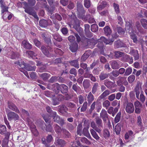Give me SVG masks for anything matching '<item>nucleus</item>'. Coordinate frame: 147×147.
<instances>
[{
  "label": "nucleus",
  "mask_w": 147,
  "mask_h": 147,
  "mask_svg": "<svg viewBox=\"0 0 147 147\" xmlns=\"http://www.w3.org/2000/svg\"><path fill=\"white\" fill-rule=\"evenodd\" d=\"M41 50L43 53L46 56L48 57H51L52 56L49 53L48 50L44 46H42L41 47Z\"/></svg>",
  "instance_id": "23"
},
{
  "label": "nucleus",
  "mask_w": 147,
  "mask_h": 147,
  "mask_svg": "<svg viewBox=\"0 0 147 147\" xmlns=\"http://www.w3.org/2000/svg\"><path fill=\"white\" fill-rule=\"evenodd\" d=\"M126 25L131 39L133 40L134 42H136L137 41V37L136 35L134 33L132 23L130 22H126Z\"/></svg>",
  "instance_id": "2"
},
{
  "label": "nucleus",
  "mask_w": 147,
  "mask_h": 147,
  "mask_svg": "<svg viewBox=\"0 0 147 147\" xmlns=\"http://www.w3.org/2000/svg\"><path fill=\"white\" fill-rule=\"evenodd\" d=\"M78 45L76 42L71 44L70 45V50L73 53L76 52L78 49Z\"/></svg>",
  "instance_id": "22"
},
{
  "label": "nucleus",
  "mask_w": 147,
  "mask_h": 147,
  "mask_svg": "<svg viewBox=\"0 0 147 147\" xmlns=\"http://www.w3.org/2000/svg\"><path fill=\"white\" fill-rule=\"evenodd\" d=\"M39 76L42 78L44 80H47L50 76L49 74L47 73H44L42 74H40Z\"/></svg>",
  "instance_id": "44"
},
{
  "label": "nucleus",
  "mask_w": 147,
  "mask_h": 147,
  "mask_svg": "<svg viewBox=\"0 0 147 147\" xmlns=\"http://www.w3.org/2000/svg\"><path fill=\"white\" fill-rule=\"evenodd\" d=\"M100 86L98 83L96 82L94 83L93 86L92 90V92L93 94H94L99 89Z\"/></svg>",
  "instance_id": "38"
},
{
  "label": "nucleus",
  "mask_w": 147,
  "mask_h": 147,
  "mask_svg": "<svg viewBox=\"0 0 147 147\" xmlns=\"http://www.w3.org/2000/svg\"><path fill=\"white\" fill-rule=\"evenodd\" d=\"M115 82H113L110 81L109 80H106L104 81V84L108 88H111L113 86V84Z\"/></svg>",
  "instance_id": "25"
},
{
  "label": "nucleus",
  "mask_w": 147,
  "mask_h": 147,
  "mask_svg": "<svg viewBox=\"0 0 147 147\" xmlns=\"http://www.w3.org/2000/svg\"><path fill=\"white\" fill-rule=\"evenodd\" d=\"M90 54L87 51L82 56L81 60L82 61H85L89 56Z\"/></svg>",
  "instance_id": "46"
},
{
  "label": "nucleus",
  "mask_w": 147,
  "mask_h": 147,
  "mask_svg": "<svg viewBox=\"0 0 147 147\" xmlns=\"http://www.w3.org/2000/svg\"><path fill=\"white\" fill-rule=\"evenodd\" d=\"M109 74L102 72L99 76L100 80L102 81L106 78H107L109 77Z\"/></svg>",
  "instance_id": "41"
},
{
  "label": "nucleus",
  "mask_w": 147,
  "mask_h": 147,
  "mask_svg": "<svg viewBox=\"0 0 147 147\" xmlns=\"http://www.w3.org/2000/svg\"><path fill=\"white\" fill-rule=\"evenodd\" d=\"M86 11L84 9L83 5L80 3L77 4L76 13L79 18L83 19L84 18Z\"/></svg>",
  "instance_id": "3"
},
{
  "label": "nucleus",
  "mask_w": 147,
  "mask_h": 147,
  "mask_svg": "<svg viewBox=\"0 0 147 147\" xmlns=\"http://www.w3.org/2000/svg\"><path fill=\"white\" fill-rule=\"evenodd\" d=\"M87 100L89 104H90L94 100V96L91 92L89 93L87 96Z\"/></svg>",
  "instance_id": "33"
},
{
  "label": "nucleus",
  "mask_w": 147,
  "mask_h": 147,
  "mask_svg": "<svg viewBox=\"0 0 147 147\" xmlns=\"http://www.w3.org/2000/svg\"><path fill=\"white\" fill-rule=\"evenodd\" d=\"M54 144L57 147H63L66 144V142L63 139L57 138L55 139Z\"/></svg>",
  "instance_id": "10"
},
{
  "label": "nucleus",
  "mask_w": 147,
  "mask_h": 147,
  "mask_svg": "<svg viewBox=\"0 0 147 147\" xmlns=\"http://www.w3.org/2000/svg\"><path fill=\"white\" fill-rule=\"evenodd\" d=\"M109 5L108 3L104 1L100 0L98 3L97 7L98 11H101L102 9L106 7H109Z\"/></svg>",
  "instance_id": "8"
},
{
  "label": "nucleus",
  "mask_w": 147,
  "mask_h": 147,
  "mask_svg": "<svg viewBox=\"0 0 147 147\" xmlns=\"http://www.w3.org/2000/svg\"><path fill=\"white\" fill-rule=\"evenodd\" d=\"M140 22L142 26L145 29H147V20L142 18L140 20Z\"/></svg>",
  "instance_id": "51"
},
{
  "label": "nucleus",
  "mask_w": 147,
  "mask_h": 147,
  "mask_svg": "<svg viewBox=\"0 0 147 147\" xmlns=\"http://www.w3.org/2000/svg\"><path fill=\"white\" fill-rule=\"evenodd\" d=\"M21 45L24 48L29 50L31 49L32 47V45L28 41L26 40L22 41Z\"/></svg>",
  "instance_id": "17"
},
{
  "label": "nucleus",
  "mask_w": 147,
  "mask_h": 147,
  "mask_svg": "<svg viewBox=\"0 0 147 147\" xmlns=\"http://www.w3.org/2000/svg\"><path fill=\"white\" fill-rule=\"evenodd\" d=\"M84 31L87 36L89 37H91L92 36V32L90 31V26L88 24H85L84 25Z\"/></svg>",
  "instance_id": "19"
},
{
  "label": "nucleus",
  "mask_w": 147,
  "mask_h": 147,
  "mask_svg": "<svg viewBox=\"0 0 147 147\" xmlns=\"http://www.w3.org/2000/svg\"><path fill=\"white\" fill-rule=\"evenodd\" d=\"M61 92L62 93H67L68 90L67 86L64 84H61L59 86Z\"/></svg>",
  "instance_id": "27"
},
{
  "label": "nucleus",
  "mask_w": 147,
  "mask_h": 147,
  "mask_svg": "<svg viewBox=\"0 0 147 147\" xmlns=\"http://www.w3.org/2000/svg\"><path fill=\"white\" fill-rule=\"evenodd\" d=\"M41 128L43 130H45L47 132L53 131L52 126L50 124L47 126L43 121L41 123Z\"/></svg>",
  "instance_id": "11"
},
{
  "label": "nucleus",
  "mask_w": 147,
  "mask_h": 147,
  "mask_svg": "<svg viewBox=\"0 0 147 147\" xmlns=\"http://www.w3.org/2000/svg\"><path fill=\"white\" fill-rule=\"evenodd\" d=\"M53 21L54 25V27L55 28V30L56 31H58L60 27V25L56 21L53 20Z\"/></svg>",
  "instance_id": "62"
},
{
  "label": "nucleus",
  "mask_w": 147,
  "mask_h": 147,
  "mask_svg": "<svg viewBox=\"0 0 147 147\" xmlns=\"http://www.w3.org/2000/svg\"><path fill=\"white\" fill-rule=\"evenodd\" d=\"M14 63L16 65H18L21 68H24L28 71H35L36 68V67L35 66H31L30 65H26L25 63L23 61L21 62L17 61L14 62Z\"/></svg>",
  "instance_id": "4"
},
{
  "label": "nucleus",
  "mask_w": 147,
  "mask_h": 147,
  "mask_svg": "<svg viewBox=\"0 0 147 147\" xmlns=\"http://www.w3.org/2000/svg\"><path fill=\"white\" fill-rule=\"evenodd\" d=\"M141 101L143 103L145 100V97L143 94V92H141L140 95V96H139V99H138Z\"/></svg>",
  "instance_id": "59"
},
{
  "label": "nucleus",
  "mask_w": 147,
  "mask_h": 147,
  "mask_svg": "<svg viewBox=\"0 0 147 147\" xmlns=\"http://www.w3.org/2000/svg\"><path fill=\"white\" fill-rule=\"evenodd\" d=\"M39 25L42 27H46L47 26V20H42L39 21Z\"/></svg>",
  "instance_id": "49"
},
{
  "label": "nucleus",
  "mask_w": 147,
  "mask_h": 147,
  "mask_svg": "<svg viewBox=\"0 0 147 147\" xmlns=\"http://www.w3.org/2000/svg\"><path fill=\"white\" fill-rule=\"evenodd\" d=\"M113 7L116 13L118 14L120 12V9L119 5L118 4L114 3Z\"/></svg>",
  "instance_id": "61"
},
{
  "label": "nucleus",
  "mask_w": 147,
  "mask_h": 147,
  "mask_svg": "<svg viewBox=\"0 0 147 147\" xmlns=\"http://www.w3.org/2000/svg\"><path fill=\"white\" fill-rule=\"evenodd\" d=\"M45 94L46 96L48 97H53L55 96V95L50 91H45Z\"/></svg>",
  "instance_id": "52"
},
{
  "label": "nucleus",
  "mask_w": 147,
  "mask_h": 147,
  "mask_svg": "<svg viewBox=\"0 0 147 147\" xmlns=\"http://www.w3.org/2000/svg\"><path fill=\"white\" fill-rule=\"evenodd\" d=\"M100 40L101 41L104 42L106 44H109L110 45L112 44L114 40L113 38H112L111 39H107L104 36L101 37L100 38Z\"/></svg>",
  "instance_id": "18"
},
{
  "label": "nucleus",
  "mask_w": 147,
  "mask_h": 147,
  "mask_svg": "<svg viewBox=\"0 0 147 147\" xmlns=\"http://www.w3.org/2000/svg\"><path fill=\"white\" fill-rule=\"evenodd\" d=\"M35 53L31 51H26V53L31 57L33 58V57H35L37 55V53L38 52V49L35 48V50H34Z\"/></svg>",
  "instance_id": "28"
},
{
  "label": "nucleus",
  "mask_w": 147,
  "mask_h": 147,
  "mask_svg": "<svg viewBox=\"0 0 147 147\" xmlns=\"http://www.w3.org/2000/svg\"><path fill=\"white\" fill-rule=\"evenodd\" d=\"M54 129L57 134H59L61 133L63 131V128H61L57 124H54L53 125Z\"/></svg>",
  "instance_id": "30"
},
{
  "label": "nucleus",
  "mask_w": 147,
  "mask_h": 147,
  "mask_svg": "<svg viewBox=\"0 0 147 147\" xmlns=\"http://www.w3.org/2000/svg\"><path fill=\"white\" fill-rule=\"evenodd\" d=\"M69 63L71 66L74 67L77 69L79 68V65L77 60L71 61H69Z\"/></svg>",
  "instance_id": "36"
},
{
  "label": "nucleus",
  "mask_w": 147,
  "mask_h": 147,
  "mask_svg": "<svg viewBox=\"0 0 147 147\" xmlns=\"http://www.w3.org/2000/svg\"><path fill=\"white\" fill-rule=\"evenodd\" d=\"M91 31L93 32H95L98 30V25L95 24H92L91 27Z\"/></svg>",
  "instance_id": "53"
},
{
  "label": "nucleus",
  "mask_w": 147,
  "mask_h": 147,
  "mask_svg": "<svg viewBox=\"0 0 147 147\" xmlns=\"http://www.w3.org/2000/svg\"><path fill=\"white\" fill-rule=\"evenodd\" d=\"M62 132L66 138H69L70 136V134L65 129L63 128Z\"/></svg>",
  "instance_id": "54"
},
{
  "label": "nucleus",
  "mask_w": 147,
  "mask_h": 147,
  "mask_svg": "<svg viewBox=\"0 0 147 147\" xmlns=\"http://www.w3.org/2000/svg\"><path fill=\"white\" fill-rule=\"evenodd\" d=\"M135 76L134 75H131L128 77L127 80L130 83H131L135 79Z\"/></svg>",
  "instance_id": "64"
},
{
  "label": "nucleus",
  "mask_w": 147,
  "mask_h": 147,
  "mask_svg": "<svg viewBox=\"0 0 147 147\" xmlns=\"http://www.w3.org/2000/svg\"><path fill=\"white\" fill-rule=\"evenodd\" d=\"M111 93L110 91L109 90H105L99 96L97 101H98L102 99H104L105 97L109 95Z\"/></svg>",
  "instance_id": "16"
},
{
  "label": "nucleus",
  "mask_w": 147,
  "mask_h": 147,
  "mask_svg": "<svg viewBox=\"0 0 147 147\" xmlns=\"http://www.w3.org/2000/svg\"><path fill=\"white\" fill-rule=\"evenodd\" d=\"M110 64L111 68L113 69H117L120 67L119 64L116 61H111Z\"/></svg>",
  "instance_id": "26"
},
{
  "label": "nucleus",
  "mask_w": 147,
  "mask_h": 147,
  "mask_svg": "<svg viewBox=\"0 0 147 147\" xmlns=\"http://www.w3.org/2000/svg\"><path fill=\"white\" fill-rule=\"evenodd\" d=\"M132 68L131 67H129L126 69L124 74L125 76H127L131 74L132 72Z\"/></svg>",
  "instance_id": "55"
},
{
  "label": "nucleus",
  "mask_w": 147,
  "mask_h": 147,
  "mask_svg": "<svg viewBox=\"0 0 147 147\" xmlns=\"http://www.w3.org/2000/svg\"><path fill=\"white\" fill-rule=\"evenodd\" d=\"M95 120L96 124L94 121H92L90 123V126L95 131L100 134L103 127L102 120L99 117H96Z\"/></svg>",
  "instance_id": "1"
},
{
  "label": "nucleus",
  "mask_w": 147,
  "mask_h": 147,
  "mask_svg": "<svg viewBox=\"0 0 147 147\" xmlns=\"http://www.w3.org/2000/svg\"><path fill=\"white\" fill-rule=\"evenodd\" d=\"M83 84L84 88H88L90 85V80H84L83 82Z\"/></svg>",
  "instance_id": "45"
},
{
  "label": "nucleus",
  "mask_w": 147,
  "mask_h": 147,
  "mask_svg": "<svg viewBox=\"0 0 147 147\" xmlns=\"http://www.w3.org/2000/svg\"><path fill=\"white\" fill-rule=\"evenodd\" d=\"M88 103L87 101H85L84 102L81 109V112H84L86 110L88 107Z\"/></svg>",
  "instance_id": "56"
},
{
  "label": "nucleus",
  "mask_w": 147,
  "mask_h": 147,
  "mask_svg": "<svg viewBox=\"0 0 147 147\" xmlns=\"http://www.w3.org/2000/svg\"><path fill=\"white\" fill-rule=\"evenodd\" d=\"M90 131L91 135L96 140L99 139L100 137L98 136L94 129H91Z\"/></svg>",
  "instance_id": "40"
},
{
  "label": "nucleus",
  "mask_w": 147,
  "mask_h": 147,
  "mask_svg": "<svg viewBox=\"0 0 147 147\" xmlns=\"http://www.w3.org/2000/svg\"><path fill=\"white\" fill-rule=\"evenodd\" d=\"M8 105L9 108L12 111H14L18 113H19L20 112L16 106L13 103L8 102Z\"/></svg>",
  "instance_id": "15"
},
{
  "label": "nucleus",
  "mask_w": 147,
  "mask_h": 147,
  "mask_svg": "<svg viewBox=\"0 0 147 147\" xmlns=\"http://www.w3.org/2000/svg\"><path fill=\"white\" fill-rule=\"evenodd\" d=\"M134 107L133 104L131 102L127 103L126 106L125 111L128 113H132L134 111Z\"/></svg>",
  "instance_id": "13"
},
{
  "label": "nucleus",
  "mask_w": 147,
  "mask_h": 147,
  "mask_svg": "<svg viewBox=\"0 0 147 147\" xmlns=\"http://www.w3.org/2000/svg\"><path fill=\"white\" fill-rule=\"evenodd\" d=\"M7 131L5 126L2 125H0V133L1 134H5Z\"/></svg>",
  "instance_id": "47"
},
{
  "label": "nucleus",
  "mask_w": 147,
  "mask_h": 147,
  "mask_svg": "<svg viewBox=\"0 0 147 147\" xmlns=\"http://www.w3.org/2000/svg\"><path fill=\"white\" fill-rule=\"evenodd\" d=\"M87 42V45L93 47L97 43V40L93 38L88 39L86 40Z\"/></svg>",
  "instance_id": "20"
},
{
  "label": "nucleus",
  "mask_w": 147,
  "mask_h": 147,
  "mask_svg": "<svg viewBox=\"0 0 147 147\" xmlns=\"http://www.w3.org/2000/svg\"><path fill=\"white\" fill-rule=\"evenodd\" d=\"M31 130L34 136H37L38 134V132L36 129V127L34 125H33L31 127Z\"/></svg>",
  "instance_id": "43"
},
{
  "label": "nucleus",
  "mask_w": 147,
  "mask_h": 147,
  "mask_svg": "<svg viewBox=\"0 0 147 147\" xmlns=\"http://www.w3.org/2000/svg\"><path fill=\"white\" fill-rule=\"evenodd\" d=\"M54 51L56 54L60 55H62L63 54V51L61 49L57 48H55Z\"/></svg>",
  "instance_id": "63"
},
{
  "label": "nucleus",
  "mask_w": 147,
  "mask_h": 147,
  "mask_svg": "<svg viewBox=\"0 0 147 147\" xmlns=\"http://www.w3.org/2000/svg\"><path fill=\"white\" fill-rule=\"evenodd\" d=\"M114 53L115 54V57L117 59L119 57H122L123 56L124 54H125V53L119 51H115Z\"/></svg>",
  "instance_id": "39"
},
{
  "label": "nucleus",
  "mask_w": 147,
  "mask_h": 147,
  "mask_svg": "<svg viewBox=\"0 0 147 147\" xmlns=\"http://www.w3.org/2000/svg\"><path fill=\"white\" fill-rule=\"evenodd\" d=\"M104 31L105 34L107 36L110 35L112 33L111 30L108 26H106L104 28Z\"/></svg>",
  "instance_id": "32"
},
{
  "label": "nucleus",
  "mask_w": 147,
  "mask_h": 147,
  "mask_svg": "<svg viewBox=\"0 0 147 147\" xmlns=\"http://www.w3.org/2000/svg\"><path fill=\"white\" fill-rule=\"evenodd\" d=\"M71 24L70 27L74 28L78 32L81 31L82 28L80 27V21L76 18L72 19L71 21Z\"/></svg>",
  "instance_id": "5"
},
{
  "label": "nucleus",
  "mask_w": 147,
  "mask_h": 147,
  "mask_svg": "<svg viewBox=\"0 0 147 147\" xmlns=\"http://www.w3.org/2000/svg\"><path fill=\"white\" fill-rule=\"evenodd\" d=\"M114 46L115 49H117L123 47V44L120 40H118L115 41Z\"/></svg>",
  "instance_id": "31"
},
{
  "label": "nucleus",
  "mask_w": 147,
  "mask_h": 147,
  "mask_svg": "<svg viewBox=\"0 0 147 147\" xmlns=\"http://www.w3.org/2000/svg\"><path fill=\"white\" fill-rule=\"evenodd\" d=\"M9 57L12 59H16L19 57L20 55L18 53L14 52L13 51L11 52Z\"/></svg>",
  "instance_id": "34"
},
{
  "label": "nucleus",
  "mask_w": 147,
  "mask_h": 147,
  "mask_svg": "<svg viewBox=\"0 0 147 147\" xmlns=\"http://www.w3.org/2000/svg\"><path fill=\"white\" fill-rule=\"evenodd\" d=\"M121 113V112H119L116 115L114 119V122L115 123L118 122L120 120Z\"/></svg>",
  "instance_id": "60"
},
{
  "label": "nucleus",
  "mask_w": 147,
  "mask_h": 147,
  "mask_svg": "<svg viewBox=\"0 0 147 147\" xmlns=\"http://www.w3.org/2000/svg\"><path fill=\"white\" fill-rule=\"evenodd\" d=\"M53 38L58 42H61L62 40L61 36L58 33H56L52 34Z\"/></svg>",
  "instance_id": "35"
},
{
  "label": "nucleus",
  "mask_w": 147,
  "mask_h": 147,
  "mask_svg": "<svg viewBox=\"0 0 147 147\" xmlns=\"http://www.w3.org/2000/svg\"><path fill=\"white\" fill-rule=\"evenodd\" d=\"M110 135V132L108 129H104L103 131V136L106 139L109 138Z\"/></svg>",
  "instance_id": "48"
},
{
  "label": "nucleus",
  "mask_w": 147,
  "mask_h": 147,
  "mask_svg": "<svg viewBox=\"0 0 147 147\" xmlns=\"http://www.w3.org/2000/svg\"><path fill=\"white\" fill-rule=\"evenodd\" d=\"M59 111L66 117L70 116V113L67 112L68 108L64 105H60L58 106Z\"/></svg>",
  "instance_id": "6"
},
{
  "label": "nucleus",
  "mask_w": 147,
  "mask_h": 147,
  "mask_svg": "<svg viewBox=\"0 0 147 147\" xmlns=\"http://www.w3.org/2000/svg\"><path fill=\"white\" fill-rule=\"evenodd\" d=\"M100 117L102 119L103 121H106L107 119L108 118V114L107 111L104 109H102L100 113Z\"/></svg>",
  "instance_id": "21"
},
{
  "label": "nucleus",
  "mask_w": 147,
  "mask_h": 147,
  "mask_svg": "<svg viewBox=\"0 0 147 147\" xmlns=\"http://www.w3.org/2000/svg\"><path fill=\"white\" fill-rule=\"evenodd\" d=\"M84 5L86 8H88L90 7L91 2L90 0H84Z\"/></svg>",
  "instance_id": "58"
},
{
  "label": "nucleus",
  "mask_w": 147,
  "mask_h": 147,
  "mask_svg": "<svg viewBox=\"0 0 147 147\" xmlns=\"http://www.w3.org/2000/svg\"><path fill=\"white\" fill-rule=\"evenodd\" d=\"M72 88L78 94H80L82 93L81 89L80 87L78 86L77 83L73 85Z\"/></svg>",
  "instance_id": "24"
},
{
  "label": "nucleus",
  "mask_w": 147,
  "mask_h": 147,
  "mask_svg": "<svg viewBox=\"0 0 147 147\" xmlns=\"http://www.w3.org/2000/svg\"><path fill=\"white\" fill-rule=\"evenodd\" d=\"M67 106L68 108L71 109H69V112H73L76 109V106L74 103L72 102H69L67 104Z\"/></svg>",
  "instance_id": "29"
},
{
  "label": "nucleus",
  "mask_w": 147,
  "mask_h": 147,
  "mask_svg": "<svg viewBox=\"0 0 147 147\" xmlns=\"http://www.w3.org/2000/svg\"><path fill=\"white\" fill-rule=\"evenodd\" d=\"M142 89V83L139 82H137V84L135 88V91L136 92V96L138 99H139V95L140 94V90Z\"/></svg>",
  "instance_id": "12"
},
{
  "label": "nucleus",
  "mask_w": 147,
  "mask_h": 147,
  "mask_svg": "<svg viewBox=\"0 0 147 147\" xmlns=\"http://www.w3.org/2000/svg\"><path fill=\"white\" fill-rule=\"evenodd\" d=\"M121 131V124L120 123H117L115 126V131L117 135L120 134Z\"/></svg>",
  "instance_id": "42"
},
{
  "label": "nucleus",
  "mask_w": 147,
  "mask_h": 147,
  "mask_svg": "<svg viewBox=\"0 0 147 147\" xmlns=\"http://www.w3.org/2000/svg\"><path fill=\"white\" fill-rule=\"evenodd\" d=\"M84 127L83 129V133L84 135L88 138L91 139L92 138L90 135L88 129L89 127V124L88 123H84Z\"/></svg>",
  "instance_id": "9"
},
{
  "label": "nucleus",
  "mask_w": 147,
  "mask_h": 147,
  "mask_svg": "<svg viewBox=\"0 0 147 147\" xmlns=\"http://www.w3.org/2000/svg\"><path fill=\"white\" fill-rule=\"evenodd\" d=\"M0 7L2 9V13H3L5 11H7V12H8V7L7 6L5 5L4 3L0 5Z\"/></svg>",
  "instance_id": "57"
},
{
  "label": "nucleus",
  "mask_w": 147,
  "mask_h": 147,
  "mask_svg": "<svg viewBox=\"0 0 147 147\" xmlns=\"http://www.w3.org/2000/svg\"><path fill=\"white\" fill-rule=\"evenodd\" d=\"M51 116L53 117L54 121L58 123L60 121V120L61 119L59 116L57 114L56 112H53V115Z\"/></svg>",
  "instance_id": "37"
},
{
  "label": "nucleus",
  "mask_w": 147,
  "mask_h": 147,
  "mask_svg": "<svg viewBox=\"0 0 147 147\" xmlns=\"http://www.w3.org/2000/svg\"><path fill=\"white\" fill-rule=\"evenodd\" d=\"M103 107L107 109L110 105V102L108 100H106L102 102Z\"/></svg>",
  "instance_id": "50"
},
{
  "label": "nucleus",
  "mask_w": 147,
  "mask_h": 147,
  "mask_svg": "<svg viewBox=\"0 0 147 147\" xmlns=\"http://www.w3.org/2000/svg\"><path fill=\"white\" fill-rule=\"evenodd\" d=\"M25 11L29 14L32 15L36 19L38 20V17L34 11L31 9H25Z\"/></svg>",
  "instance_id": "14"
},
{
  "label": "nucleus",
  "mask_w": 147,
  "mask_h": 147,
  "mask_svg": "<svg viewBox=\"0 0 147 147\" xmlns=\"http://www.w3.org/2000/svg\"><path fill=\"white\" fill-rule=\"evenodd\" d=\"M7 115L8 119L10 121L12 120L16 121L18 120L19 119L18 115L16 113L13 112H9L7 114Z\"/></svg>",
  "instance_id": "7"
}]
</instances>
